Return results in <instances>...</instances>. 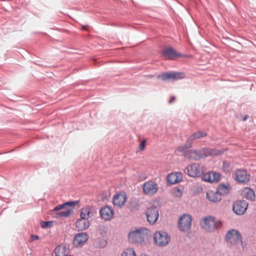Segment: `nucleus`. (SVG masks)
I'll return each mask as SVG.
<instances>
[{"mask_svg": "<svg viewBox=\"0 0 256 256\" xmlns=\"http://www.w3.org/2000/svg\"><path fill=\"white\" fill-rule=\"evenodd\" d=\"M73 256L72 255H68V256Z\"/></svg>", "mask_w": 256, "mask_h": 256, "instance_id": "ea45409f", "label": "nucleus"}, {"mask_svg": "<svg viewBox=\"0 0 256 256\" xmlns=\"http://www.w3.org/2000/svg\"><path fill=\"white\" fill-rule=\"evenodd\" d=\"M146 142V140H143L140 143L139 148L140 150H143L144 149Z\"/></svg>", "mask_w": 256, "mask_h": 256, "instance_id": "473e14b6", "label": "nucleus"}, {"mask_svg": "<svg viewBox=\"0 0 256 256\" xmlns=\"http://www.w3.org/2000/svg\"><path fill=\"white\" fill-rule=\"evenodd\" d=\"M198 154L200 155V160L201 158H204V156H203L202 152V149H199L198 150Z\"/></svg>", "mask_w": 256, "mask_h": 256, "instance_id": "f704fd0d", "label": "nucleus"}, {"mask_svg": "<svg viewBox=\"0 0 256 256\" xmlns=\"http://www.w3.org/2000/svg\"><path fill=\"white\" fill-rule=\"evenodd\" d=\"M248 116H246L244 118L243 120H244V121L246 120H247V118H248Z\"/></svg>", "mask_w": 256, "mask_h": 256, "instance_id": "e433bc0d", "label": "nucleus"}, {"mask_svg": "<svg viewBox=\"0 0 256 256\" xmlns=\"http://www.w3.org/2000/svg\"><path fill=\"white\" fill-rule=\"evenodd\" d=\"M162 56L166 60H174L177 58L181 57L182 54L180 52H177L172 47H168L164 49Z\"/></svg>", "mask_w": 256, "mask_h": 256, "instance_id": "ddd939ff", "label": "nucleus"}, {"mask_svg": "<svg viewBox=\"0 0 256 256\" xmlns=\"http://www.w3.org/2000/svg\"><path fill=\"white\" fill-rule=\"evenodd\" d=\"M210 182H218L220 179V174L215 172H210Z\"/></svg>", "mask_w": 256, "mask_h": 256, "instance_id": "cd10ccee", "label": "nucleus"}, {"mask_svg": "<svg viewBox=\"0 0 256 256\" xmlns=\"http://www.w3.org/2000/svg\"><path fill=\"white\" fill-rule=\"evenodd\" d=\"M222 168L225 172H230L231 170L230 162L227 161H224L223 162Z\"/></svg>", "mask_w": 256, "mask_h": 256, "instance_id": "c756f323", "label": "nucleus"}, {"mask_svg": "<svg viewBox=\"0 0 256 256\" xmlns=\"http://www.w3.org/2000/svg\"><path fill=\"white\" fill-rule=\"evenodd\" d=\"M202 149L204 158L209 156H220L224 153V150L223 149L218 150L216 148H202Z\"/></svg>", "mask_w": 256, "mask_h": 256, "instance_id": "2eb2a0df", "label": "nucleus"}, {"mask_svg": "<svg viewBox=\"0 0 256 256\" xmlns=\"http://www.w3.org/2000/svg\"><path fill=\"white\" fill-rule=\"evenodd\" d=\"M185 77V74L182 72H164L158 76L162 80H178Z\"/></svg>", "mask_w": 256, "mask_h": 256, "instance_id": "6e6552de", "label": "nucleus"}, {"mask_svg": "<svg viewBox=\"0 0 256 256\" xmlns=\"http://www.w3.org/2000/svg\"><path fill=\"white\" fill-rule=\"evenodd\" d=\"M192 216L188 214H184L180 217L178 222V228L183 232L188 230L192 226Z\"/></svg>", "mask_w": 256, "mask_h": 256, "instance_id": "423d86ee", "label": "nucleus"}, {"mask_svg": "<svg viewBox=\"0 0 256 256\" xmlns=\"http://www.w3.org/2000/svg\"><path fill=\"white\" fill-rule=\"evenodd\" d=\"M82 29H83V30L85 29V28H84V26L82 27Z\"/></svg>", "mask_w": 256, "mask_h": 256, "instance_id": "58836bf2", "label": "nucleus"}, {"mask_svg": "<svg viewBox=\"0 0 256 256\" xmlns=\"http://www.w3.org/2000/svg\"><path fill=\"white\" fill-rule=\"evenodd\" d=\"M202 228L208 232H213L221 228L220 220H216L214 216H208L204 218L200 222Z\"/></svg>", "mask_w": 256, "mask_h": 256, "instance_id": "f257e3e1", "label": "nucleus"}, {"mask_svg": "<svg viewBox=\"0 0 256 256\" xmlns=\"http://www.w3.org/2000/svg\"><path fill=\"white\" fill-rule=\"evenodd\" d=\"M248 205L244 200L236 201L233 204V211L238 215H242L246 212Z\"/></svg>", "mask_w": 256, "mask_h": 256, "instance_id": "9b49d317", "label": "nucleus"}, {"mask_svg": "<svg viewBox=\"0 0 256 256\" xmlns=\"http://www.w3.org/2000/svg\"><path fill=\"white\" fill-rule=\"evenodd\" d=\"M92 208L90 206L82 208L80 210V218L88 220L90 217Z\"/></svg>", "mask_w": 256, "mask_h": 256, "instance_id": "412c9836", "label": "nucleus"}, {"mask_svg": "<svg viewBox=\"0 0 256 256\" xmlns=\"http://www.w3.org/2000/svg\"><path fill=\"white\" fill-rule=\"evenodd\" d=\"M88 238L86 232L78 233L74 236V244L77 246L82 245L88 240Z\"/></svg>", "mask_w": 256, "mask_h": 256, "instance_id": "dca6fc26", "label": "nucleus"}, {"mask_svg": "<svg viewBox=\"0 0 256 256\" xmlns=\"http://www.w3.org/2000/svg\"><path fill=\"white\" fill-rule=\"evenodd\" d=\"M188 175L192 178L200 176L202 174V168L200 164H192L186 167Z\"/></svg>", "mask_w": 256, "mask_h": 256, "instance_id": "9d476101", "label": "nucleus"}, {"mask_svg": "<svg viewBox=\"0 0 256 256\" xmlns=\"http://www.w3.org/2000/svg\"><path fill=\"white\" fill-rule=\"evenodd\" d=\"M245 197L248 200H254L255 198V194L253 190L249 188H246L244 190Z\"/></svg>", "mask_w": 256, "mask_h": 256, "instance_id": "bb28decb", "label": "nucleus"}, {"mask_svg": "<svg viewBox=\"0 0 256 256\" xmlns=\"http://www.w3.org/2000/svg\"><path fill=\"white\" fill-rule=\"evenodd\" d=\"M66 248L62 246H57L54 250L55 256H66Z\"/></svg>", "mask_w": 256, "mask_h": 256, "instance_id": "b1692460", "label": "nucleus"}, {"mask_svg": "<svg viewBox=\"0 0 256 256\" xmlns=\"http://www.w3.org/2000/svg\"><path fill=\"white\" fill-rule=\"evenodd\" d=\"M226 241L232 244L242 243L241 236L239 232L236 230H231L227 232L225 236Z\"/></svg>", "mask_w": 256, "mask_h": 256, "instance_id": "0eeeda50", "label": "nucleus"}, {"mask_svg": "<svg viewBox=\"0 0 256 256\" xmlns=\"http://www.w3.org/2000/svg\"><path fill=\"white\" fill-rule=\"evenodd\" d=\"M234 174L236 180L240 183L246 184L250 180V174L243 169L236 170Z\"/></svg>", "mask_w": 256, "mask_h": 256, "instance_id": "f8f14e48", "label": "nucleus"}, {"mask_svg": "<svg viewBox=\"0 0 256 256\" xmlns=\"http://www.w3.org/2000/svg\"><path fill=\"white\" fill-rule=\"evenodd\" d=\"M148 230L144 227L131 230L128 234V240L130 243L142 244L144 242Z\"/></svg>", "mask_w": 256, "mask_h": 256, "instance_id": "f03ea898", "label": "nucleus"}, {"mask_svg": "<svg viewBox=\"0 0 256 256\" xmlns=\"http://www.w3.org/2000/svg\"><path fill=\"white\" fill-rule=\"evenodd\" d=\"M90 226V222L88 220L82 218L78 220L76 222V226L78 230H84Z\"/></svg>", "mask_w": 256, "mask_h": 256, "instance_id": "6ab92c4d", "label": "nucleus"}, {"mask_svg": "<svg viewBox=\"0 0 256 256\" xmlns=\"http://www.w3.org/2000/svg\"><path fill=\"white\" fill-rule=\"evenodd\" d=\"M78 203V200L76 201H68L63 203L62 204H59L56 206H55L52 211H58L62 209L66 208L68 207V208L65 210H64L61 211L56 214L55 217L56 218H66L70 216L72 212L73 211L74 206Z\"/></svg>", "mask_w": 256, "mask_h": 256, "instance_id": "7ed1b4c3", "label": "nucleus"}, {"mask_svg": "<svg viewBox=\"0 0 256 256\" xmlns=\"http://www.w3.org/2000/svg\"><path fill=\"white\" fill-rule=\"evenodd\" d=\"M206 197L208 200L213 202H220L222 199L220 194H218L216 192H214L210 191L207 192Z\"/></svg>", "mask_w": 256, "mask_h": 256, "instance_id": "aec40b11", "label": "nucleus"}, {"mask_svg": "<svg viewBox=\"0 0 256 256\" xmlns=\"http://www.w3.org/2000/svg\"><path fill=\"white\" fill-rule=\"evenodd\" d=\"M52 221H46V222L42 221L41 222V226L42 228H46L51 226H52Z\"/></svg>", "mask_w": 256, "mask_h": 256, "instance_id": "2f4dec72", "label": "nucleus"}, {"mask_svg": "<svg viewBox=\"0 0 256 256\" xmlns=\"http://www.w3.org/2000/svg\"><path fill=\"white\" fill-rule=\"evenodd\" d=\"M178 190V192H180V189H178V190Z\"/></svg>", "mask_w": 256, "mask_h": 256, "instance_id": "4c0bfd02", "label": "nucleus"}, {"mask_svg": "<svg viewBox=\"0 0 256 256\" xmlns=\"http://www.w3.org/2000/svg\"><path fill=\"white\" fill-rule=\"evenodd\" d=\"M100 213L102 218L106 221L111 220L114 216L113 210L108 206L102 207L100 210Z\"/></svg>", "mask_w": 256, "mask_h": 256, "instance_id": "4468645a", "label": "nucleus"}, {"mask_svg": "<svg viewBox=\"0 0 256 256\" xmlns=\"http://www.w3.org/2000/svg\"><path fill=\"white\" fill-rule=\"evenodd\" d=\"M184 158L195 160H200V155L198 150H190L185 152Z\"/></svg>", "mask_w": 256, "mask_h": 256, "instance_id": "a211bd4d", "label": "nucleus"}, {"mask_svg": "<svg viewBox=\"0 0 256 256\" xmlns=\"http://www.w3.org/2000/svg\"><path fill=\"white\" fill-rule=\"evenodd\" d=\"M202 179L204 181L210 182V172L204 174L202 176Z\"/></svg>", "mask_w": 256, "mask_h": 256, "instance_id": "7c9ffc66", "label": "nucleus"}, {"mask_svg": "<svg viewBox=\"0 0 256 256\" xmlns=\"http://www.w3.org/2000/svg\"><path fill=\"white\" fill-rule=\"evenodd\" d=\"M192 146V144L190 142H188V139H187L186 144L182 146H180L177 148V150L179 152H182L184 153V156L185 152H188V149Z\"/></svg>", "mask_w": 256, "mask_h": 256, "instance_id": "393cba45", "label": "nucleus"}, {"mask_svg": "<svg viewBox=\"0 0 256 256\" xmlns=\"http://www.w3.org/2000/svg\"><path fill=\"white\" fill-rule=\"evenodd\" d=\"M216 192L221 196L222 195L226 194L228 192V188L224 184H220L217 188Z\"/></svg>", "mask_w": 256, "mask_h": 256, "instance_id": "a878e982", "label": "nucleus"}, {"mask_svg": "<svg viewBox=\"0 0 256 256\" xmlns=\"http://www.w3.org/2000/svg\"><path fill=\"white\" fill-rule=\"evenodd\" d=\"M178 174H180L178 173H171L169 174L167 176V181L170 184H174L178 183L180 181V179L179 178Z\"/></svg>", "mask_w": 256, "mask_h": 256, "instance_id": "5701e85b", "label": "nucleus"}, {"mask_svg": "<svg viewBox=\"0 0 256 256\" xmlns=\"http://www.w3.org/2000/svg\"><path fill=\"white\" fill-rule=\"evenodd\" d=\"M146 215L148 222L150 224H154L158 218V208L154 206L148 208L146 210Z\"/></svg>", "mask_w": 256, "mask_h": 256, "instance_id": "1a4fd4ad", "label": "nucleus"}, {"mask_svg": "<svg viewBox=\"0 0 256 256\" xmlns=\"http://www.w3.org/2000/svg\"><path fill=\"white\" fill-rule=\"evenodd\" d=\"M158 186L156 183L152 181L148 180L145 182L142 186V190L146 195L150 196L155 194L158 190Z\"/></svg>", "mask_w": 256, "mask_h": 256, "instance_id": "39448f33", "label": "nucleus"}, {"mask_svg": "<svg viewBox=\"0 0 256 256\" xmlns=\"http://www.w3.org/2000/svg\"><path fill=\"white\" fill-rule=\"evenodd\" d=\"M121 256H136V254L132 248L126 249L122 254Z\"/></svg>", "mask_w": 256, "mask_h": 256, "instance_id": "c85d7f7f", "label": "nucleus"}, {"mask_svg": "<svg viewBox=\"0 0 256 256\" xmlns=\"http://www.w3.org/2000/svg\"><path fill=\"white\" fill-rule=\"evenodd\" d=\"M175 100V97L174 96H172L170 98V100L168 101V103L170 104L173 102Z\"/></svg>", "mask_w": 256, "mask_h": 256, "instance_id": "c9c22d12", "label": "nucleus"}, {"mask_svg": "<svg viewBox=\"0 0 256 256\" xmlns=\"http://www.w3.org/2000/svg\"><path fill=\"white\" fill-rule=\"evenodd\" d=\"M154 239L157 246H164L168 243L170 237L165 232L158 231L154 234Z\"/></svg>", "mask_w": 256, "mask_h": 256, "instance_id": "20e7f679", "label": "nucleus"}, {"mask_svg": "<svg viewBox=\"0 0 256 256\" xmlns=\"http://www.w3.org/2000/svg\"><path fill=\"white\" fill-rule=\"evenodd\" d=\"M38 238H39V237L37 235L32 234L30 237V240L32 241H34V240H37Z\"/></svg>", "mask_w": 256, "mask_h": 256, "instance_id": "72a5a7b5", "label": "nucleus"}, {"mask_svg": "<svg viewBox=\"0 0 256 256\" xmlns=\"http://www.w3.org/2000/svg\"><path fill=\"white\" fill-rule=\"evenodd\" d=\"M126 200V196L125 194H118L113 198V204L114 206L118 207L123 206Z\"/></svg>", "mask_w": 256, "mask_h": 256, "instance_id": "f3484780", "label": "nucleus"}, {"mask_svg": "<svg viewBox=\"0 0 256 256\" xmlns=\"http://www.w3.org/2000/svg\"><path fill=\"white\" fill-rule=\"evenodd\" d=\"M206 135L207 134L206 132L198 130L188 137V142H190L192 143L195 140L203 138L206 136Z\"/></svg>", "mask_w": 256, "mask_h": 256, "instance_id": "4be33fe9", "label": "nucleus"}]
</instances>
